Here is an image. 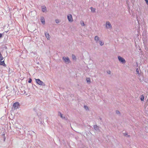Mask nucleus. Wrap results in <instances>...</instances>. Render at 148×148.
<instances>
[{
    "label": "nucleus",
    "mask_w": 148,
    "mask_h": 148,
    "mask_svg": "<svg viewBox=\"0 0 148 148\" xmlns=\"http://www.w3.org/2000/svg\"><path fill=\"white\" fill-rule=\"evenodd\" d=\"M72 58L73 59V60H74L75 59H76V57L74 55L72 54Z\"/></svg>",
    "instance_id": "nucleus-18"
},
{
    "label": "nucleus",
    "mask_w": 148,
    "mask_h": 148,
    "mask_svg": "<svg viewBox=\"0 0 148 148\" xmlns=\"http://www.w3.org/2000/svg\"><path fill=\"white\" fill-rule=\"evenodd\" d=\"M3 36V34H2L0 33V38H1Z\"/></svg>",
    "instance_id": "nucleus-26"
},
{
    "label": "nucleus",
    "mask_w": 148,
    "mask_h": 148,
    "mask_svg": "<svg viewBox=\"0 0 148 148\" xmlns=\"http://www.w3.org/2000/svg\"><path fill=\"white\" fill-rule=\"evenodd\" d=\"M124 135L125 136H127V133H125V134H124Z\"/></svg>",
    "instance_id": "nucleus-30"
},
{
    "label": "nucleus",
    "mask_w": 148,
    "mask_h": 148,
    "mask_svg": "<svg viewBox=\"0 0 148 148\" xmlns=\"http://www.w3.org/2000/svg\"><path fill=\"white\" fill-rule=\"evenodd\" d=\"M144 99V97L143 95H141V98H140L141 100L142 101H143Z\"/></svg>",
    "instance_id": "nucleus-17"
},
{
    "label": "nucleus",
    "mask_w": 148,
    "mask_h": 148,
    "mask_svg": "<svg viewBox=\"0 0 148 148\" xmlns=\"http://www.w3.org/2000/svg\"><path fill=\"white\" fill-rule=\"evenodd\" d=\"M80 24H81V25H82V26H84L85 25L84 21H80Z\"/></svg>",
    "instance_id": "nucleus-14"
},
{
    "label": "nucleus",
    "mask_w": 148,
    "mask_h": 148,
    "mask_svg": "<svg viewBox=\"0 0 148 148\" xmlns=\"http://www.w3.org/2000/svg\"><path fill=\"white\" fill-rule=\"evenodd\" d=\"M32 81V79L31 78H29V81H28V82L29 83H31Z\"/></svg>",
    "instance_id": "nucleus-22"
},
{
    "label": "nucleus",
    "mask_w": 148,
    "mask_h": 148,
    "mask_svg": "<svg viewBox=\"0 0 148 148\" xmlns=\"http://www.w3.org/2000/svg\"><path fill=\"white\" fill-rule=\"evenodd\" d=\"M55 22L56 23H58L60 22V20L58 19H56L55 20Z\"/></svg>",
    "instance_id": "nucleus-16"
},
{
    "label": "nucleus",
    "mask_w": 148,
    "mask_h": 148,
    "mask_svg": "<svg viewBox=\"0 0 148 148\" xmlns=\"http://www.w3.org/2000/svg\"><path fill=\"white\" fill-rule=\"evenodd\" d=\"M106 27L107 29L111 30L112 29V26L109 21H106Z\"/></svg>",
    "instance_id": "nucleus-1"
},
{
    "label": "nucleus",
    "mask_w": 148,
    "mask_h": 148,
    "mask_svg": "<svg viewBox=\"0 0 148 148\" xmlns=\"http://www.w3.org/2000/svg\"><path fill=\"white\" fill-rule=\"evenodd\" d=\"M86 80L88 82H90V79L89 78H88Z\"/></svg>",
    "instance_id": "nucleus-21"
},
{
    "label": "nucleus",
    "mask_w": 148,
    "mask_h": 148,
    "mask_svg": "<svg viewBox=\"0 0 148 148\" xmlns=\"http://www.w3.org/2000/svg\"><path fill=\"white\" fill-rule=\"evenodd\" d=\"M90 9L91 10V11L92 12L94 13L95 12V8H94L93 7H91Z\"/></svg>",
    "instance_id": "nucleus-12"
},
{
    "label": "nucleus",
    "mask_w": 148,
    "mask_h": 148,
    "mask_svg": "<svg viewBox=\"0 0 148 148\" xmlns=\"http://www.w3.org/2000/svg\"><path fill=\"white\" fill-rule=\"evenodd\" d=\"M94 129L97 131H99V127L96 125L94 126Z\"/></svg>",
    "instance_id": "nucleus-7"
},
{
    "label": "nucleus",
    "mask_w": 148,
    "mask_h": 148,
    "mask_svg": "<svg viewBox=\"0 0 148 148\" xmlns=\"http://www.w3.org/2000/svg\"><path fill=\"white\" fill-rule=\"evenodd\" d=\"M62 60L66 64H68L70 62L69 59L68 57H63Z\"/></svg>",
    "instance_id": "nucleus-3"
},
{
    "label": "nucleus",
    "mask_w": 148,
    "mask_h": 148,
    "mask_svg": "<svg viewBox=\"0 0 148 148\" xmlns=\"http://www.w3.org/2000/svg\"><path fill=\"white\" fill-rule=\"evenodd\" d=\"M95 40L96 42L97 43L99 42L100 40H99V37L97 36H96L95 37Z\"/></svg>",
    "instance_id": "nucleus-10"
},
{
    "label": "nucleus",
    "mask_w": 148,
    "mask_h": 148,
    "mask_svg": "<svg viewBox=\"0 0 148 148\" xmlns=\"http://www.w3.org/2000/svg\"><path fill=\"white\" fill-rule=\"evenodd\" d=\"M36 82L37 83L40 85L45 86V83L42 81H41L39 79H35Z\"/></svg>",
    "instance_id": "nucleus-2"
},
{
    "label": "nucleus",
    "mask_w": 148,
    "mask_h": 148,
    "mask_svg": "<svg viewBox=\"0 0 148 148\" xmlns=\"http://www.w3.org/2000/svg\"><path fill=\"white\" fill-rule=\"evenodd\" d=\"M109 74H110V71H109V72L108 73Z\"/></svg>",
    "instance_id": "nucleus-31"
},
{
    "label": "nucleus",
    "mask_w": 148,
    "mask_h": 148,
    "mask_svg": "<svg viewBox=\"0 0 148 148\" xmlns=\"http://www.w3.org/2000/svg\"><path fill=\"white\" fill-rule=\"evenodd\" d=\"M116 114H119L120 113V112L119 111H118V110L116 111Z\"/></svg>",
    "instance_id": "nucleus-25"
},
{
    "label": "nucleus",
    "mask_w": 148,
    "mask_h": 148,
    "mask_svg": "<svg viewBox=\"0 0 148 148\" xmlns=\"http://www.w3.org/2000/svg\"><path fill=\"white\" fill-rule=\"evenodd\" d=\"M98 42H99L100 45L101 46H102L104 44V42L101 40H99Z\"/></svg>",
    "instance_id": "nucleus-13"
},
{
    "label": "nucleus",
    "mask_w": 148,
    "mask_h": 148,
    "mask_svg": "<svg viewBox=\"0 0 148 148\" xmlns=\"http://www.w3.org/2000/svg\"><path fill=\"white\" fill-rule=\"evenodd\" d=\"M45 35L47 40H49L50 38V36L49 33L47 32H45Z\"/></svg>",
    "instance_id": "nucleus-8"
},
{
    "label": "nucleus",
    "mask_w": 148,
    "mask_h": 148,
    "mask_svg": "<svg viewBox=\"0 0 148 148\" xmlns=\"http://www.w3.org/2000/svg\"><path fill=\"white\" fill-rule=\"evenodd\" d=\"M58 114H59V115H60V116L61 114H62V113L60 112H58Z\"/></svg>",
    "instance_id": "nucleus-29"
},
{
    "label": "nucleus",
    "mask_w": 148,
    "mask_h": 148,
    "mask_svg": "<svg viewBox=\"0 0 148 148\" xmlns=\"http://www.w3.org/2000/svg\"><path fill=\"white\" fill-rule=\"evenodd\" d=\"M145 1L146 2V3L148 5V0H145Z\"/></svg>",
    "instance_id": "nucleus-28"
},
{
    "label": "nucleus",
    "mask_w": 148,
    "mask_h": 148,
    "mask_svg": "<svg viewBox=\"0 0 148 148\" xmlns=\"http://www.w3.org/2000/svg\"><path fill=\"white\" fill-rule=\"evenodd\" d=\"M2 60H0V65H1L2 64H3V63H4V60L3 61H1Z\"/></svg>",
    "instance_id": "nucleus-20"
},
{
    "label": "nucleus",
    "mask_w": 148,
    "mask_h": 148,
    "mask_svg": "<svg viewBox=\"0 0 148 148\" xmlns=\"http://www.w3.org/2000/svg\"><path fill=\"white\" fill-rule=\"evenodd\" d=\"M67 18L69 22H71L73 21V18L71 14H69L67 15Z\"/></svg>",
    "instance_id": "nucleus-5"
},
{
    "label": "nucleus",
    "mask_w": 148,
    "mask_h": 148,
    "mask_svg": "<svg viewBox=\"0 0 148 148\" xmlns=\"http://www.w3.org/2000/svg\"><path fill=\"white\" fill-rule=\"evenodd\" d=\"M136 72H137V73L139 74V70L138 69H137L136 70Z\"/></svg>",
    "instance_id": "nucleus-23"
},
{
    "label": "nucleus",
    "mask_w": 148,
    "mask_h": 148,
    "mask_svg": "<svg viewBox=\"0 0 148 148\" xmlns=\"http://www.w3.org/2000/svg\"><path fill=\"white\" fill-rule=\"evenodd\" d=\"M46 10V8L45 6L42 7V10L43 12H45Z\"/></svg>",
    "instance_id": "nucleus-11"
},
{
    "label": "nucleus",
    "mask_w": 148,
    "mask_h": 148,
    "mask_svg": "<svg viewBox=\"0 0 148 148\" xmlns=\"http://www.w3.org/2000/svg\"><path fill=\"white\" fill-rule=\"evenodd\" d=\"M84 108H85V109H86V110H88V107L86 106H84Z\"/></svg>",
    "instance_id": "nucleus-19"
},
{
    "label": "nucleus",
    "mask_w": 148,
    "mask_h": 148,
    "mask_svg": "<svg viewBox=\"0 0 148 148\" xmlns=\"http://www.w3.org/2000/svg\"><path fill=\"white\" fill-rule=\"evenodd\" d=\"M42 23L43 24H45V20L44 18L42 16L41 17L40 19Z\"/></svg>",
    "instance_id": "nucleus-9"
},
{
    "label": "nucleus",
    "mask_w": 148,
    "mask_h": 148,
    "mask_svg": "<svg viewBox=\"0 0 148 148\" xmlns=\"http://www.w3.org/2000/svg\"><path fill=\"white\" fill-rule=\"evenodd\" d=\"M118 59L119 60V61L122 63V64H125V63L126 62L123 58L122 57H121L120 56H118Z\"/></svg>",
    "instance_id": "nucleus-4"
},
{
    "label": "nucleus",
    "mask_w": 148,
    "mask_h": 148,
    "mask_svg": "<svg viewBox=\"0 0 148 148\" xmlns=\"http://www.w3.org/2000/svg\"><path fill=\"white\" fill-rule=\"evenodd\" d=\"M35 111V112H36V108H34L33 109Z\"/></svg>",
    "instance_id": "nucleus-27"
},
{
    "label": "nucleus",
    "mask_w": 148,
    "mask_h": 148,
    "mask_svg": "<svg viewBox=\"0 0 148 148\" xmlns=\"http://www.w3.org/2000/svg\"><path fill=\"white\" fill-rule=\"evenodd\" d=\"M60 117L61 118H62V119H64L65 120H66L67 119V118H66L65 117V116H63V115L62 114H61V115H60Z\"/></svg>",
    "instance_id": "nucleus-15"
},
{
    "label": "nucleus",
    "mask_w": 148,
    "mask_h": 148,
    "mask_svg": "<svg viewBox=\"0 0 148 148\" xmlns=\"http://www.w3.org/2000/svg\"><path fill=\"white\" fill-rule=\"evenodd\" d=\"M1 65H3V66H6V65L4 63H4H3V64H2Z\"/></svg>",
    "instance_id": "nucleus-24"
},
{
    "label": "nucleus",
    "mask_w": 148,
    "mask_h": 148,
    "mask_svg": "<svg viewBox=\"0 0 148 148\" xmlns=\"http://www.w3.org/2000/svg\"><path fill=\"white\" fill-rule=\"evenodd\" d=\"M19 104L18 102H16L13 104V107L15 109H17L18 108V106H19Z\"/></svg>",
    "instance_id": "nucleus-6"
}]
</instances>
